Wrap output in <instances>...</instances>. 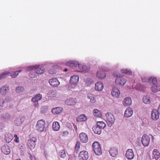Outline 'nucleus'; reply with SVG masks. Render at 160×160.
Here are the masks:
<instances>
[{
	"label": "nucleus",
	"mask_w": 160,
	"mask_h": 160,
	"mask_svg": "<svg viewBox=\"0 0 160 160\" xmlns=\"http://www.w3.org/2000/svg\"><path fill=\"white\" fill-rule=\"evenodd\" d=\"M124 73L126 74L131 75L132 74V72L131 70H130L122 69L121 71V72H115L113 73V76L114 77L117 78L115 81L116 84L122 86L125 85L126 82V80L125 78L122 77L124 76Z\"/></svg>",
	"instance_id": "1"
},
{
	"label": "nucleus",
	"mask_w": 160,
	"mask_h": 160,
	"mask_svg": "<svg viewBox=\"0 0 160 160\" xmlns=\"http://www.w3.org/2000/svg\"><path fill=\"white\" fill-rule=\"evenodd\" d=\"M150 137L152 138V140L154 138L153 136L150 134L148 136L146 134H144L142 135L141 139V142L144 146L147 147L148 146L150 142Z\"/></svg>",
	"instance_id": "2"
},
{
	"label": "nucleus",
	"mask_w": 160,
	"mask_h": 160,
	"mask_svg": "<svg viewBox=\"0 0 160 160\" xmlns=\"http://www.w3.org/2000/svg\"><path fill=\"white\" fill-rule=\"evenodd\" d=\"M92 147L95 154L98 156L102 154V150L101 145L97 142H94L92 145Z\"/></svg>",
	"instance_id": "3"
},
{
	"label": "nucleus",
	"mask_w": 160,
	"mask_h": 160,
	"mask_svg": "<svg viewBox=\"0 0 160 160\" xmlns=\"http://www.w3.org/2000/svg\"><path fill=\"white\" fill-rule=\"evenodd\" d=\"M45 126V121L44 120L41 119L37 122L36 126V128L39 132H42L44 130Z\"/></svg>",
	"instance_id": "4"
},
{
	"label": "nucleus",
	"mask_w": 160,
	"mask_h": 160,
	"mask_svg": "<svg viewBox=\"0 0 160 160\" xmlns=\"http://www.w3.org/2000/svg\"><path fill=\"white\" fill-rule=\"evenodd\" d=\"M30 70H34L37 74H41L44 72V69L43 68L40 66H33L29 67L28 68Z\"/></svg>",
	"instance_id": "5"
},
{
	"label": "nucleus",
	"mask_w": 160,
	"mask_h": 160,
	"mask_svg": "<svg viewBox=\"0 0 160 160\" xmlns=\"http://www.w3.org/2000/svg\"><path fill=\"white\" fill-rule=\"evenodd\" d=\"M88 158V152L85 150L80 152L78 155V158L79 160H87Z\"/></svg>",
	"instance_id": "6"
},
{
	"label": "nucleus",
	"mask_w": 160,
	"mask_h": 160,
	"mask_svg": "<svg viewBox=\"0 0 160 160\" xmlns=\"http://www.w3.org/2000/svg\"><path fill=\"white\" fill-rule=\"evenodd\" d=\"M37 141L36 137H33L28 141V146L29 148L32 150L34 148L36 145V142Z\"/></svg>",
	"instance_id": "7"
},
{
	"label": "nucleus",
	"mask_w": 160,
	"mask_h": 160,
	"mask_svg": "<svg viewBox=\"0 0 160 160\" xmlns=\"http://www.w3.org/2000/svg\"><path fill=\"white\" fill-rule=\"evenodd\" d=\"M106 116L107 121L112 125L114 124L115 121V118L113 115L110 112L106 113Z\"/></svg>",
	"instance_id": "8"
},
{
	"label": "nucleus",
	"mask_w": 160,
	"mask_h": 160,
	"mask_svg": "<svg viewBox=\"0 0 160 160\" xmlns=\"http://www.w3.org/2000/svg\"><path fill=\"white\" fill-rule=\"evenodd\" d=\"M48 82L53 87H58L60 84L58 80L55 78L49 79Z\"/></svg>",
	"instance_id": "9"
},
{
	"label": "nucleus",
	"mask_w": 160,
	"mask_h": 160,
	"mask_svg": "<svg viewBox=\"0 0 160 160\" xmlns=\"http://www.w3.org/2000/svg\"><path fill=\"white\" fill-rule=\"evenodd\" d=\"M96 76L99 79H102L106 77L105 71H104L103 69H100L97 72Z\"/></svg>",
	"instance_id": "10"
},
{
	"label": "nucleus",
	"mask_w": 160,
	"mask_h": 160,
	"mask_svg": "<svg viewBox=\"0 0 160 160\" xmlns=\"http://www.w3.org/2000/svg\"><path fill=\"white\" fill-rule=\"evenodd\" d=\"M134 154L132 149H128L126 151V156L128 159L132 160L134 157Z\"/></svg>",
	"instance_id": "11"
},
{
	"label": "nucleus",
	"mask_w": 160,
	"mask_h": 160,
	"mask_svg": "<svg viewBox=\"0 0 160 160\" xmlns=\"http://www.w3.org/2000/svg\"><path fill=\"white\" fill-rule=\"evenodd\" d=\"M79 136L80 140L82 143H85L88 141V138L86 133L84 132L81 133Z\"/></svg>",
	"instance_id": "12"
},
{
	"label": "nucleus",
	"mask_w": 160,
	"mask_h": 160,
	"mask_svg": "<svg viewBox=\"0 0 160 160\" xmlns=\"http://www.w3.org/2000/svg\"><path fill=\"white\" fill-rule=\"evenodd\" d=\"M109 152L111 156L112 157H115L118 153V149L115 147H111L109 150Z\"/></svg>",
	"instance_id": "13"
},
{
	"label": "nucleus",
	"mask_w": 160,
	"mask_h": 160,
	"mask_svg": "<svg viewBox=\"0 0 160 160\" xmlns=\"http://www.w3.org/2000/svg\"><path fill=\"white\" fill-rule=\"evenodd\" d=\"M79 64L78 62L76 61H70L66 63V65L67 66L73 68L78 66Z\"/></svg>",
	"instance_id": "14"
},
{
	"label": "nucleus",
	"mask_w": 160,
	"mask_h": 160,
	"mask_svg": "<svg viewBox=\"0 0 160 160\" xmlns=\"http://www.w3.org/2000/svg\"><path fill=\"white\" fill-rule=\"evenodd\" d=\"M159 113L156 109H153L151 113V118L154 120H158L159 118Z\"/></svg>",
	"instance_id": "15"
},
{
	"label": "nucleus",
	"mask_w": 160,
	"mask_h": 160,
	"mask_svg": "<svg viewBox=\"0 0 160 160\" xmlns=\"http://www.w3.org/2000/svg\"><path fill=\"white\" fill-rule=\"evenodd\" d=\"M2 152L5 154L8 155L10 152V149L9 147L7 145L3 146L1 148Z\"/></svg>",
	"instance_id": "16"
},
{
	"label": "nucleus",
	"mask_w": 160,
	"mask_h": 160,
	"mask_svg": "<svg viewBox=\"0 0 160 160\" xmlns=\"http://www.w3.org/2000/svg\"><path fill=\"white\" fill-rule=\"evenodd\" d=\"M79 79V77L78 75L72 76L70 78V83L72 85H75L78 82Z\"/></svg>",
	"instance_id": "17"
},
{
	"label": "nucleus",
	"mask_w": 160,
	"mask_h": 160,
	"mask_svg": "<svg viewBox=\"0 0 160 160\" xmlns=\"http://www.w3.org/2000/svg\"><path fill=\"white\" fill-rule=\"evenodd\" d=\"M65 104L67 105L72 106L74 105L76 103V101L75 99L72 98H69L65 101Z\"/></svg>",
	"instance_id": "18"
},
{
	"label": "nucleus",
	"mask_w": 160,
	"mask_h": 160,
	"mask_svg": "<svg viewBox=\"0 0 160 160\" xmlns=\"http://www.w3.org/2000/svg\"><path fill=\"white\" fill-rule=\"evenodd\" d=\"M111 93L113 96L118 98L120 94V92L117 88L113 87L112 88Z\"/></svg>",
	"instance_id": "19"
},
{
	"label": "nucleus",
	"mask_w": 160,
	"mask_h": 160,
	"mask_svg": "<svg viewBox=\"0 0 160 160\" xmlns=\"http://www.w3.org/2000/svg\"><path fill=\"white\" fill-rule=\"evenodd\" d=\"M11 100L9 98H6L4 100L1 99L0 100V109L2 108L3 107L5 106L6 104Z\"/></svg>",
	"instance_id": "20"
},
{
	"label": "nucleus",
	"mask_w": 160,
	"mask_h": 160,
	"mask_svg": "<svg viewBox=\"0 0 160 160\" xmlns=\"http://www.w3.org/2000/svg\"><path fill=\"white\" fill-rule=\"evenodd\" d=\"M78 67L82 72H86L88 71L90 69L89 67L86 66L82 64H79Z\"/></svg>",
	"instance_id": "21"
},
{
	"label": "nucleus",
	"mask_w": 160,
	"mask_h": 160,
	"mask_svg": "<svg viewBox=\"0 0 160 160\" xmlns=\"http://www.w3.org/2000/svg\"><path fill=\"white\" fill-rule=\"evenodd\" d=\"M103 88V85L102 82H97L95 84V89L96 90L101 91Z\"/></svg>",
	"instance_id": "22"
},
{
	"label": "nucleus",
	"mask_w": 160,
	"mask_h": 160,
	"mask_svg": "<svg viewBox=\"0 0 160 160\" xmlns=\"http://www.w3.org/2000/svg\"><path fill=\"white\" fill-rule=\"evenodd\" d=\"M132 103V101L130 98H126L124 99L123 101V104L125 106H128L131 105Z\"/></svg>",
	"instance_id": "23"
},
{
	"label": "nucleus",
	"mask_w": 160,
	"mask_h": 160,
	"mask_svg": "<svg viewBox=\"0 0 160 160\" xmlns=\"http://www.w3.org/2000/svg\"><path fill=\"white\" fill-rule=\"evenodd\" d=\"M133 112L131 108H128L125 111L124 116L127 117H129L131 116L133 114Z\"/></svg>",
	"instance_id": "24"
},
{
	"label": "nucleus",
	"mask_w": 160,
	"mask_h": 160,
	"mask_svg": "<svg viewBox=\"0 0 160 160\" xmlns=\"http://www.w3.org/2000/svg\"><path fill=\"white\" fill-rule=\"evenodd\" d=\"M60 125L59 122H53L52 128L53 131H59L60 128Z\"/></svg>",
	"instance_id": "25"
},
{
	"label": "nucleus",
	"mask_w": 160,
	"mask_h": 160,
	"mask_svg": "<svg viewBox=\"0 0 160 160\" xmlns=\"http://www.w3.org/2000/svg\"><path fill=\"white\" fill-rule=\"evenodd\" d=\"M62 110L61 107H57L53 108L52 110V112L54 114L56 115L60 113Z\"/></svg>",
	"instance_id": "26"
},
{
	"label": "nucleus",
	"mask_w": 160,
	"mask_h": 160,
	"mask_svg": "<svg viewBox=\"0 0 160 160\" xmlns=\"http://www.w3.org/2000/svg\"><path fill=\"white\" fill-rule=\"evenodd\" d=\"M42 95L40 94H38L32 98V101L33 102H38L42 99Z\"/></svg>",
	"instance_id": "27"
},
{
	"label": "nucleus",
	"mask_w": 160,
	"mask_h": 160,
	"mask_svg": "<svg viewBox=\"0 0 160 160\" xmlns=\"http://www.w3.org/2000/svg\"><path fill=\"white\" fill-rule=\"evenodd\" d=\"M160 157V153L158 150L156 149H154L153 151V158L158 159Z\"/></svg>",
	"instance_id": "28"
},
{
	"label": "nucleus",
	"mask_w": 160,
	"mask_h": 160,
	"mask_svg": "<svg viewBox=\"0 0 160 160\" xmlns=\"http://www.w3.org/2000/svg\"><path fill=\"white\" fill-rule=\"evenodd\" d=\"M87 119V117L85 114H82L77 118V121L78 122H82L86 121Z\"/></svg>",
	"instance_id": "29"
},
{
	"label": "nucleus",
	"mask_w": 160,
	"mask_h": 160,
	"mask_svg": "<svg viewBox=\"0 0 160 160\" xmlns=\"http://www.w3.org/2000/svg\"><path fill=\"white\" fill-rule=\"evenodd\" d=\"M9 89V88L8 86L6 85L4 86L1 88L0 92L2 94H5Z\"/></svg>",
	"instance_id": "30"
},
{
	"label": "nucleus",
	"mask_w": 160,
	"mask_h": 160,
	"mask_svg": "<svg viewBox=\"0 0 160 160\" xmlns=\"http://www.w3.org/2000/svg\"><path fill=\"white\" fill-rule=\"evenodd\" d=\"M102 129L101 128L97 126H94L92 128V129L94 132L95 134H100L102 132Z\"/></svg>",
	"instance_id": "31"
},
{
	"label": "nucleus",
	"mask_w": 160,
	"mask_h": 160,
	"mask_svg": "<svg viewBox=\"0 0 160 160\" xmlns=\"http://www.w3.org/2000/svg\"><path fill=\"white\" fill-rule=\"evenodd\" d=\"M151 89L152 92H157L160 91V86H158L157 84L152 85Z\"/></svg>",
	"instance_id": "32"
},
{
	"label": "nucleus",
	"mask_w": 160,
	"mask_h": 160,
	"mask_svg": "<svg viewBox=\"0 0 160 160\" xmlns=\"http://www.w3.org/2000/svg\"><path fill=\"white\" fill-rule=\"evenodd\" d=\"M57 93L55 90H50L48 93V96L49 97L54 98L56 96Z\"/></svg>",
	"instance_id": "33"
},
{
	"label": "nucleus",
	"mask_w": 160,
	"mask_h": 160,
	"mask_svg": "<svg viewBox=\"0 0 160 160\" xmlns=\"http://www.w3.org/2000/svg\"><path fill=\"white\" fill-rule=\"evenodd\" d=\"M93 114L94 116L96 117H100L102 116L101 111L97 109H95L93 110Z\"/></svg>",
	"instance_id": "34"
},
{
	"label": "nucleus",
	"mask_w": 160,
	"mask_h": 160,
	"mask_svg": "<svg viewBox=\"0 0 160 160\" xmlns=\"http://www.w3.org/2000/svg\"><path fill=\"white\" fill-rule=\"evenodd\" d=\"M97 126L101 129L104 128L106 126L105 123L102 121H99L97 122Z\"/></svg>",
	"instance_id": "35"
},
{
	"label": "nucleus",
	"mask_w": 160,
	"mask_h": 160,
	"mask_svg": "<svg viewBox=\"0 0 160 160\" xmlns=\"http://www.w3.org/2000/svg\"><path fill=\"white\" fill-rule=\"evenodd\" d=\"M6 141L8 143L10 142L12 139V136L11 134L7 135L5 138Z\"/></svg>",
	"instance_id": "36"
},
{
	"label": "nucleus",
	"mask_w": 160,
	"mask_h": 160,
	"mask_svg": "<svg viewBox=\"0 0 160 160\" xmlns=\"http://www.w3.org/2000/svg\"><path fill=\"white\" fill-rule=\"evenodd\" d=\"M60 157L61 158H64L66 156V154L64 150H61L59 153Z\"/></svg>",
	"instance_id": "37"
},
{
	"label": "nucleus",
	"mask_w": 160,
	"mask_h": 160,
	"mask_svg": "<svg viewBox=\"0 0 160 160\" xmlns=\"http://www.w3.org/2000/svg\"><path fill=\"white\" fill-rule=\"evenodd\" d=\"M14 123L16 125L18 126L21 125L22 123V119L19 118H17L15 120Z\"/></svg>",
	"instance_id": "38"
},
{
	"label": "nucleus",
	"mask_w": 160,
	"mask_h": 160,
	"mask_svg": "<svg viewBox=\"0 0 160 160\" xmlns=\"http://www.w3.org/2000/svg\"><path fill=\"white\" fill-rule=\"evenodd\" d=\"M21 70H19L16 71L15 72H13L11 73L10 75L12 78H15L18 75V73L21 72Z\"/></svg>",
	"instance_id": "39"
},
{
	"label": "nucleus",
	"mask_w": 160,
	"mask_h": 160,
	"mask_svg": "<svg viewBox=\"0 0 160 160\" xmlns=\"http://www.w3.org/2000/svg\"><path fill=\"white\" fill-rule=\"evenodd\" d=\"M37 74L36 72L31 71L29 74V76L30 78H35L37 77Z\"/></svg>",
	"instance_id": "40"
},
{
	"label": "nucleus",
	"mask_w": 160,
	"mask_h": 160,
	"mask_svg": "<svg viewBox=\"0 0 160 160\" xmlns=\"http://www.w3.org/2000/svg\"><path fill=\"white\" fill-rule=\"evenodd\" d=\"M88 97L90 99L91 103H94L96 102V99L92 95L89 94L88 96Z\"/></svg>",
	"instance_id": "41"
},
{
	"label": "nucleus",
	"mask_w": 160,
	"mask_h": 160,
	"mask_svg": "<svg viewBox=\"0 0 160 160\" xmlns=\"http://www.w3.org/2000/svg\"><path fill=\"white\" fill-rule=\"evenodd\" d=\"M143 101L144 103L148 104L150 103V99L147 97H144L143 98Z\"/></svg>",
	"instance_id": "42"
},
{
	"label": "nucleus",
	"mask_w": 160,
	"mask_h": 160,
	"mask_svg": "<svg viewBox=\"0 0 160 160\" xmlns=\"http://www.w3.org/2000/svg\"><path fill=\"white\" fill-rule=\"evenodd\" d=\"M24 90V88L22 87H18L16 89V91L18 93H20Z\"/></svg>",
	"instance_id": "43"
},
{
	"label": "nucleus",
	"mask_w": 160,
	"mask_h": 160,
	"mask_svg": "<svg viewBox=\"0 0 160 160\" xmlns=\"http://www.w3.org/2000/svg\"><path fill=\"white\" fill-rule=\"evenodd\" d=\"M151 79V78H150V77L148 78L146 77H144L142 78V82H150Z\"/></svg>",
	"instance_id": "44"
},
{
	"label": "nucleus",
	"mask_w": 160,
	"mask_h": 160,
	"mask_svg": "<svg viewBox=\"0 0 160 160\" xmlns=\"http://www.w3.org/2000/svg\"><path fill=\"white\" fill-rule=\"evenodd\" d=\"M150 78H151V81H152V85L157 84L158 82L157 81V79L156 78H152L151 77Z\"/></svg>",
	"instance_id": "45"
},
{
	"label": "nucleus",
	"mask_w": 160,
	"mask_h": 160,
	"mask_svg": "<svg viewBox=\"0 0 160 160\" xmlns=\"http://www.w3.org/2000/svg\"><path fill=\"white\" fill-rule=\"evenodd\" d=\"M61 135L63 136H67L69 134V132L67 131H63L60 132Z\"/></svg>",
	"instance_id": "46"
},
{
	"label": "nucleus",
	"mask_w": 160,
	"mask_h": 160,
	"mask_svg": "<svg viewBox=\"0 0 160 160\" xmlns=\"http://www.w3.org/2000/svg\"><path fill=\"white\" fill-rule=\"evenodd\" d=\"M14 137L15 138L14 139V142L17 143H19V138L18 136V135L17 134H15Z\"/></svg>",
	"instance_id": "47"
},
{
	"label": "nucleus",
	"mask_w": 160,
	"mask_h": 160,
	"mask_svg": "<svg viewBox=\"0 0 160 160\" xmlns=\"http://www.w3.org/2000/svg\"><path fill=\"white\" fill-rule=\"evenodd\" d=\"M80 146V143L78 141L77 142L76 144L75 145V148L76 150H78Z\"/></svg>",
	"instance_id": "48"
},
{
	"label": "nucleus",
	"mask_w": 160,
	"mask_h": 160,
	"mask_svg": "<svg viewBox=\"0 0 160 160\" xmlns=\"http://www.w3.org/2000/svg\"><path fill=\"white\" fill-rule=\"evenodd\" d=\"M10 73H4L0 75V78H6L7 76H8Z\"/></svg>",
	"instance_id": "49"
},
{
	"label": "nucleus",
	"mask_w": 160,
	"mask_h": 160,
	"mask_svg": "<svg viewBox=\"0 0 160 160\" xmlns=\"http://www.w3.org/2000/svg\"><path fill=\"white\" fill-rule=\"evenodd\" d=\"M48 73L50 74H53L56 73V71L53 69H51L48 71Z\"/></svg>",
	"instance_id": "50"
},
{
	"label": "nucleus",
	"mask_w": 160,
	"mask_h": 160,
	"mask_svg": "<svg viewBox=\"0 0 160 160\" xmlns=\"http://www.w3.org/2000/svg\"><path fill=\"white\" fill-rule=\"evenodd\" d=\"M30 158L31 160H36L34 156L30 155Z\"/></svg>",
	"instance_id": "51"
},
{
	"label": "nucleus",
	"mask_w": 160,
	"mask_h": 160,
	"mask_svg": "<svg viewBox=\"0 0 160 160\" xmlns=\"http://www.w3.org/2000/svg\"><path fill=\"white\" fill-rule=\"evenodd\" d=\"M158 112H159V114H160V105L159 106V107L158 108V110H157Z\"/></svg>",
	"instance_id": "52"
},
{
	"label": "nucleus",
	"mask_w": 160,
	"mask_h": 160,
	"mask_svg": "<svg viewBox=\"0 0 160 160\" xmlns=\"http://www.w3.org/2000/svg\"><path fill=\"white\" fill-rule=\"evenodd\" d=\"M64 71L65 72H66L68 71V69L67 68H65L64 70Z\"/></svg>",
	"instance_id": "53"
},
{
	"label": "nucleus",
	"mask_w": 160,
	"mask_h": 160,
	"mask_svg": "<svg viewBox=\"0 0 160 160\" xmlns=\"http://www.w3.org/2000/svg\"><path fill=\"white\" fill-rule=\"evenodd\" d=\"M16 160H21L20 159H17Z\"/></svg>",
	"instance_id": "54"
}]
</instances>
